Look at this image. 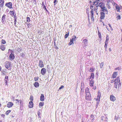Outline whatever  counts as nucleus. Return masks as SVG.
<instances>
[{"instance_id":"1","label":"nucleus","mask_w":122,"mask_h":122,"mask_svg":"<svg viewBox=\"0 0 122 122\" xmlns=\"http://www.w3.org/2000/svg\"><path fill=\"white\" fill-rule=\"evenodd\" d=\"M86 100L90 101L91 100V96L90 93L86 94Z\"/></svg>"},{"instance_id":"2","label":"nucleus","mask_w":122,"mask_h":122,"mask_svg":"<svg viewBox=\"0 0 122 122\" xmlns=\"http://www.w3.org/2000/svg\"><path fill=\"white\" fill-rule=\"evenodd\" d=\"M38 66L41 68H42L44 67V65L43 62L42 60L39 61Z\"/></svg>"},{"instance_id":"3","label":"nucleus","mask_w":122,"mask_h":122,"mask_svg":"<svg viewBox=\"0 0 122 122\" xmlns=\"http://www.w3.org/2000/svg\"><path fill=\"white\" fill-rule=\"evenodd\" d=\"M82 43L83 44V47H85L87 45V40L86 39H85L83 40Z\"/></svg>"},{"instance_id":"4","label":"nucleus","mask_w":122,"mask_h":122,"mask_svg":"<svg viewBox=\"0 0 122 122\" xmlns=\"http://www.w3.org/2000/svg\"><path fill=\"white\" fill-rule=\"evenodd\" d=\"M5 5L9 8H11L12 7V5L11 2L7 3L5 4Z\"/></svg>"},{"instance_id":"5","label":"nucleus","mask_w":122,"mask_h":122,"mask_svg":"<svg viewBox=\"0 0 122 122\" xmlns=\"http://www.w3.org/2000/svg\"><path fill=\"white\" fill-rule=\"evenodd\" d=\"M107 119L106 117H101V122H107Z\"/></svg>"},{"instance_id":"6","label":"nucleus","mask_w":122,"mask_h":122,"mask_svg":"<svg viewBox=\"0 0 122 122\" xmlns=\"http://www.w3.org/2000/svg\"><path fill=\"white\" fill-rule=\"evenodd\" d=\"M10 63L9 62H6V64L5 65V67L8 69H9V68H10Z\"/></svg>"},{"instance_id":"7","label":"nucleus","mask_w":122,"mask_h":122,"mask_svg":"<svg viewBox=\"0 0 122 122\" xmlns=\"http://www.w3.org/2000/svg\"><path fill=\"white\" fill-rule=\"evenodd\" d=\"M15 57L14 54L12 53H11L9 56V59L11 60H12L14 59Z\"/></svg>"},{"instance_id":"8","label":"nucleus","mask_w":122,"mask_h":122,"mask_svg":"<svg viewBox=\"0 0 122 122\" xmlns=\"http://www.w3.org/2000/svg\"><path fill=\"white\" fill-rule=\"evenodd\" d=\"M46 71L45 68H43L41 70V73L43 75H44L46 73Z\"/></svg>"},{"instance_id":"9","label":"nucleus","mask_w":122,"mask_h":122,"mask_svg":"<svg viewBox=\"0 0 122 122\" xmlns=\"http://www.w3.org/2000/svg\"><path fill=\"white\" fill-rule=\"evenodd\" d=\"M117 72H113V75H112L111 78L114 79L116 78L117 76Z\"/></svg>"},{"instance_id":"10","label":"nucleus","mask_w":122,"mask_h":122,"mask_svg":"<svg viewBox=\"0 0 122 122\" xmlns=\"http://www.w3.org/2000/svg\"><path fill=\"white\" fill-rule=\"evenodd\" d=\"M89 80L90 81L89 85L90 86L92 87L93 86V85L94 84V81L93 80L91 79V78H89Z\"/></svg>"},{"instance_id":"11","label":"nucleus","mask_w":122,"mask_h":122,"mask_svg":"<svg viewBox=\"0 0 122 122\" xmlns=\"http://www.w3.org/2000/svg\"><path fill=\"white\" fill-rule=\"evenodd\" d=\"M101 94L100 92L99 91L98 93V95L97 98V101H98L99 102L100 101V98L101 96Z\"/></svg>"},{"instance_id":"12","label":"nucleus","mask_w":122,"mask_h":122,"mask_svg":"<svg viewBox=\"0 0 122 122\" xmlns=\"http://www.w3.org/2000/svg\"><path fill=\"white\" fill-rule=\"evenodd\" d=\"M120 80L119 77L118 76L115 80L114 85H117L118 82H119Z\"/></svg>"},{"instance_id":"13","label":"nucleus","mask_w":122,"mask_h":122,"mask_svg":"<svg viewBox=\"0 0 122 122\" xmlns=\"http://www.w3.org/2000/svg\"><path fill=\"white\" fill-rule=\"evenodd\" d=\"M13 105V104L11 102H9L7 104V107L9 108L11 107Z\"/></svg>"},{"instance_id":"14","label":"nucleus","mask_w":122,"mask_h":122,"mask_svg":"<svg viewBox=\"0 0 122 122\" xmlns=\"http://www.w3.org/2000/svg\"><path fill=\"white\" fill-rule=\"evenodd\" d=\"M99 7L101 8L105 6V5L104 3L101 2L99 3Z\"/></svg>"},{"instance_id":"15","label":"nucleus","mask_w":122,"mask_h":122,"mask_svg":"<svg viewBox=\"0 0 122 122\" xmlns=\"http://www.w3.org/2000/svg\"><path fill=\"white\" fill-rule=\"evenodd\" d=\"M101 10L102 11H103L104 12H105L106 14L107 13V11L105 6L103 7L102 8Z\"/></svg>"},{"instance_id":"16","label":"nucleus","mask_w":122,"mask_h":122,"mask_svg":"<svg viewBox=\"0 0 122 122\" xmlns=\"http://www.w3.org/2000/svg\"><path fill=\"white\" fill-rule=\"evenodd\" d=\"M110 100L113 101H114L116 100V98L113 95H111L110 96Z\"/></svg>"},{"instance_id":"17","label":"nucleus","mask_w":122,"mask_h":122,"mask_svg":"<svg viewBox=\"0 0 122 122\" xmlns=\"http://www.w3.org/2000/svg\"><path fill=\"white\" fill-rule=\"evenodd\" d=\"M5 15H4L2 16V22L3 23H4L6 22V21L5 20Z\"/></svg>"},{"instance_id":"18","label":"nucleus","mask_w":122,"mask_h":122,"mask_svg":"<svg viewBox=\"0 0 122 122\" xmlns=\"http://www.w3.org/2000/svg\"><path fill=\"white\" fill-rule=\"evenodd\" d=\"M33 104L32 101H30L29 102V107L30 108H32L33 107Z\"/></svg>"},{"instance_id":"19","label":"nucleus","mask_w":122,"mask_h":122,"mask_svg":"<svg viewBox=\"0 0 122 122\" xmlns=\"http://www.w3.org/2000/svg\"><path fill=\"white\" fill-rule=\"evenodd\" d=\"M4 1L3 0H0V7H2L3 6Z\"/></svg>"},{"instance_id":"20","label":"nucleus","mask_w":122,"mask_h":122,"mask_svg":"<svg viewBox=\"0 0 122 122\" xmlns=\"http://www.w3.org/2000/svg\"><path fill=\"white\" fill-rule=\"evenodd\" d=\"M105 13L104 12H102L101 13V15L100 18L101 19H103L104 18L105 16Z\"/></svg>"},{"instance_id":"21","label":"nucleus","mask_w":122,"mask_h":122,"mask_svg":"<svg viewBox=\"0 0 122 122\" xmlns=\"http://www.w3.org/2000/svg\"><path fill=\"white\" fill-rule=\"evenodd\" d=\"M44 100V96L43 94H41L40 97V100L41 101H43Z\"/></svg>"},{"instance_id":"22","label":"nucleus","mask_w":122,"mask_h":122,"mask_svg":"<svg viewBox=\"0 0 122 122\" xmlns=\"http://www.w3.org/2000/svg\"><path fill=\"white\" fill-rule=\"evenodd\" d=\"M76 37L75 36H73L72 37V38L70 39V40L73 41H76Z\"/></svg>"},{"instance_id":"23","label":"nucleus","mask_w":122,"mask_h":122,"mask_svg":"<svg viewBox=\"0 0 122 122\" xmlns=\"http://www.w3.org/2000/svg\"><path fill=\"white\" fill-rule=\"evenodd\" d=\"M42 6H43V8H44V9H45L46 10V11L47 12H48V11L46 9V6L44 5V2H42Z\"/></svg>"},{"instance_id":"24","label":"nucleus","mask_w":122,"mask_h":122,"mask_svg":"<svg viewBox=\"0 0 122 122\" xmlns=\"http://www.w3.org/2000/svg\"><path fill=\"white\" fill-rule=\"evenodd\" d=\"M34 86L36 87H37L39 86V84L38 82L34 83Z\"/></svg>"},{"instance_id":"25","label":"nucleus","mask_w":122,"mask_h":122,"mask_svg":"<svg viewBox=\"0 0 122 122\" xmlns=\"http://www.w3.org/2000/svg\"><path fill=\"white\" fill-rule=\"evenodd\" d=\"M115 119L116 120L117 122H119L120 121V119L119 117L115 116Z\"/></svg>"},{"instance_id":"26","label":"nucleus","mask_w":122,"mask_h":122,"mask_svg":"<svg viewBox=\"0 0 122 122\" xmlns=\"http://www.w3.org/2000/svg\"><path fill=\"white\" fill-rule=\"evenodd\" d=\"M94 77V73H92L91 74V76L89 78H91L92 80L93 79Z\"/></svg>"},{"instance_id":"27","label":"nucleus","mask_w":122,"mask_h":122,"mask_svg":"<svg viewBox=\"0 0 122 122\" xmlns=\"http://www.w3.org/2000/svg\"><path fill=\"white\" fill-rule=\"evenodd\" d=\"M0 49L2 50H5V46L3 45H1L0 46Z\"/></svg>"},{"instance_id":"28","label":"nucleus","mask_w":122,"mask_h":122,"mask_svg":"<svg viewBox=\"0 0 122 122\" xmlns=\"http://www.w3.org/2000/svg\"><path fill=\"white\" fill-rule=\"evenodd\" d=\"M94 116L93 115H92L90 116V119L93 122L94 121Z\"/></svg>"},{"instance_id":"29","label":"nucleus","mask_w":122,"mask_h":122,"mask_svg":"<svg viewBox=\"0 0 122 122\" xmlns=\"http://www.w3.org/2000/svg\"><path fill=\"white\" fill-rule=\"evenodd\" d=\"M89 89L88 88H86L85 89L86 94H87L88 93H90L89 91Z\"/></svg>"},{"instance_id":"30","label":"nucleus","mask_w":122,"mask_h":122,"mask_svg":"<svg viewBox=\"0 0 122 122\" xmlns=\"http://www.w3.org/2000/svg\"><path fill=\"white\" fill-rule=\"evenodd\" d=\"M74 44V43H73V42L70 40V42L68 43V45L69 46H70L72 45H73Z\"/></svg>"},{"instance_id":"31","label":"nucleus","mask_w":122,"mask_h":122,"mask_svg":"<svg viewBox=\"0 0 122 122\" xmlns=\"http://www.w3.org/2000/svg\"><path fill=\"white\" fill-rule=\"evenodd\" d=\"M10 15L12 16H13L14 15V12L13 11H10Z\"/></svg>"},{"instance_id":"32","label":"nucleus","mask_w":122,"mask_h":122,"mask_svg":"<svg viewBox=\"0 0 122 122\" xmlns=\"http://www.w3.org/2000/svg\"><path fill=\"white\" fill-rule=\"evenodd\" d=\"M116 9L117 10L118 12L120 11V7L118 6H116Z\"/></svg>"},{"instance_id":"33","label":"nucleus","mask_w":122,"mask_h":122,"mask_svg":"<svg viewBox=\"0 0 122 122\" xmlns=\"http://www.w3.org/2000/svg\"><path fill=\"white\" fill-rule=\"evenodd\" d=\"M95 70V69L91 68H90V69L89 70V71L90 72L93 71Z\"/></svg>"},{"instance_id":"34","label":"nucleus","mask_w":122,"mask_h":122,"mask_svg":"<svg viewBox=\"0 0 122 122\" xmlns=\"http://www.w3.org/2000/svg\"><path fill=\"white\" fill-rule=\"evenodd\" d=\"M11 112V111L10 110H9L7 111L5 113V114L6 115H8Z\"/></svg>"},{"instance_id":"35","label":"nucleus","mask_w":122,"mask_h":122,"mask_svg":"<svg viewBox=\"0 0 122 122\" xmlns=\"http://www.w3.org/2000/svg\"><path fill=\"white\" fill-rule=\"evenodd\" d=\"M99 3H97V4H95V5L96 6V7L95 8H96V9H98V7L99 6Z\"/></svg>"},{"instance_id":"36","label":"nucleus","mask_w":122,"mask_h":122,"mask_svg":"<svg viewBox=\"0 0 122 122\" xmlns=\"http://www.w3.org/2000/svg\"><path fill=\"white\" fill-rule=\"evenodd\" d=\"M69 35V33L68 32L67 33L65 34L64 36L65 38H66Z\"/></svg>"},{"instance_id":"37","label":"nucleus","mask_w":122,"mask_h":122,"mask_svg":"<svg viewBox=\"0 0 122 122\" xmlns=\"http://www.w3.org/2000/svg\"><path fill=\"white\" fill-rule=\"evenodd\" d=\"M104 65L103 62H102L100 64V68H102Z\"/></svg>"},{"instance_id":"38","label":"nucleus","mask_w":122,"mask_h":122,"mask_svg":"<svg viewBox=\"0 0 122 122\" xmlns=\"http://www.w3.org/2000/svg\"><path fill=\"white\" fill-rule=\"evenodd\" d=\"M91 14V16H93V10H91L90 12Z\"/></svg>"},{"instance_id":"39","label":"nucleus","mask_w":122,"mask_h":122,"mask_svg":"<svg viewBox=\"0 0 122 122\" xmlns=\"http://www.w3.org/2000/svg\"><path fill=\"white\" fill-rule=\"evenodd\" d=\"M44 102H40L39 103V105L40 106H42L43 105H44Z\"/></svg>"},{"instance_id":"40","label":"nucleus","mask_w":122,"mask_h":122,"mask_svg":"<svg viewBox=\"0 0 122 122\" xmlns=\"http://www.w3.org/2000/svg\"><path fill=\"white\" fill-rule=\"evenodd\" d=\"M39 77H36L34 78V80L36 81H37Z\"/></svg>"},{"instance_id":"41","label":"nucleus","mask_w":122,"mask_h":122,"mask_svg":"<svg viewBox=\"0 0 122 122\" xmlns=\"http://www.w3.org/2000/svg\"><path fill=\"white\" fill-rule=\"evenodd\" d=\"M93 6L92 5H90V9L92 10H93Z\"/></svg>"},{"instance_id":"42","label":"nucleus","mask_w":122,"mask_h":122,"mask_svg":"<svg viewBox=\"0 0 122 122\" xmlns=\"http://www.w3.org/2000/svg\"><path fill=\"white\" fill-rule=\"evenodd\" d=\"M8 77L7 76H6L5 77V81H7L8 80Z\"/></svg>"},{"instance_id":"43","label":"nucleus","mask_w":122,"mask_h":122,"mask_svg":"<svg viewBox=\"0 0 122 122\" xmlns=\"http://www.w3.org/2000/svg\"><path fill=\"white\" fill-rule=\"evenodd\" d=\"M30 18L29 17H27V21L29 22L30 21Z\"/></svg>"},{"instance_id":"44","label":"nucleus","mask_w":122,"mask_h":122,"mask_svg":"<svg viewBox=\"0 0 122 122\" xmlns=\"http://www.w3.org/2000/svg\"><path fill=\"white\" fill-rule=\"evenodd\" d=\"M6 43L5 41L4 40H2L1 43L2 44H5Z\"/></svg>"},{"instance_id":"45","label":"nucleus","mask_w":122,"mask_h":122,"mask_svg":"<svg viewBox=\"0 0 122 122\" xmlns=\"http://www.w3.org/2000/svg\"><path fill=\"white\" fill-rule=\"evenodd\" d=\"M33 97L32 96H30V100L31 101H32L33 100Z\"/></svg>"},{"instance_id":"46","label":"nucleus","mask_w":122,"mask_h":122,"mask_svg":"<svg viewBox=\"0 0 122 122\" xmlns=\"http://www.w3.org/2000/svg\"><path fill=\"white\" fill-rule=\"evenodd\" d=\"M117 18L119 20H120L121 19V17L120 15H118L117 16Z\"/></svg>"},{"instance_id":"47","label":"nucleus","mask_w":122,"mask_h":122,"mask_svg":"<svg viewBox=\"0 0 122 122\" xmlns=\"http://www.w3.org/2000/svg\"><path fill=\"white\" fill-rule=\"evenodd\" d=\"M109 40V38L108 35H107L106 37V41H108Z\"/></svg>"},{"instance_id":"48","label":"nucleus","mask_w":122,"mask_h":122,"mask_svg":"<svg viewBox=\"0 0 122 122\" xmlns=\"http://www.w3.org/2000/svg\"><path fill=\"white\" fill-rule=\"evenodd\" d=\"M97 9H96V8H95V9H94V11H95L96 13V14L97 15H98V13H97Z\"/></svg>"},{"instance_id":"49","label":"nucleus","mask_w":122,"mask_h":122,"mask_svg":"<svg viewBox=\"0 0 122 122\" xmlns=\"http://www.w3.org/2000/svg\"><path fill=\"white\" fill-rule=\"evenodd\" d=\"M64 87V86H61L59 88V89H61Z\"/></svg>"},{"instance_id":"50","label":"nucleus","mask_w":122,"mask_h":122,"mask_svg":"<svg viewBox=\"0 0 122 122\" xmlns=\"http://www.w3.org/2000/svg\"><path fill=\"white\" fill-rule=\"evenodd\" d=\"M31 25L30 24H27V25L28 26V27L29 28L31 26Z\"/></svg>"},{"instance_id":"51","label":"nucleus","mask_w":122,"mask_h":122,"mask_svg":"<svg viewBox=\"0 0 122 122\" xmlns=\"http://www.w3.org/2000/svg\"><path fill=\"white\" fill-rule=\"evenodd\" d=\"M15 17L14 18V22L15 23H16V19L15 18V15H14Z\"/></svg>"},{"instance_id":"52","label":"nucleus","mask_w":122,"mask_h":122,"mask_svg":"<svg viewBox=\"0 0 122 122\" xmlns=\"http://www.w3.org/2000/svg\"><path fill=\"white\" fill-rule=\"evenodd\" d=\"M91 18L92 21H94V18L93 17V16H91Z\"/></svg>"},{"instance_id":"53","label":"nucleus","mask_w":122,"mask_h":122,"mask_svg":"<svg viewBox=\"0 0 122 122\" xmlns=\"http://www.w3.org/2000/svg\"><path fill=\"white\" fill-rule=\"evenodd\" d=\"M92 88L94 89H96V86H93Z\"/></svg>"},{"instance_id":"54","label":"nucleus","mask_w":122,"mask_h":122,"mask_svg":"<svg viewBox=\"0 0 122 122\" xmlns=\"http://www.w3.org/2000/svg\"><path fill=\"white\" fill-rule=\"evenodd\" d=\"M96 0V3H99L100 2V0Z\"/></svg>"},{"instance_id":"55","label":"nucleus","mask_w":122,"mask_h":122,"mask_svg":"<svg viewBox=\"0 0 122 122\" xmlns=\"http://www.w3.org/2000/svg\"><path fill=\"white\" fill-rule=\"evenodd\" d=\"M107 45L105 44V45L104 46V47L105 48V50H106V49L107 47Z\"/></svg>"},{"instance_id":"56","label":"nucleus","mask_w":122,"mask_h":122,"mask_svg":"<svg viewBox=\"0 0 122 122\" xmlns=\"http://www.w3.org/2000/svg\"><path fill=\"white\" fill-rule=\"evenodd\" d=\"M98 101V102H97V104H96V106H97L98 105V104H99V102Z\"/></svg>"},{"instance_id":"57","label":"nucleus","mask_w":122,"mask_h":122,"mask_svg":"<svg viewBox=\"0 0 122 122\" xmlns=\"http://www.w3.org/2000/svg\"><path fill=\"white\" fill-rule=\"evenodd\" d=\"M108 41H105V44L107 45L108 44Z\"/></svg>"},{"instance_id":"58","label":"nucleus","mask_w":122,"mask_h":122,"mask_svg":"<svg viewBox=\"0 0 122 122\" xmlns=\"http://www.w3.org/2000/svg\"><path fill=\"white\" fill-rule=\"evenodd\" d=\"M114 87L115 88H117V85H114Z\"/></svg>"},{"instance_id":"59","label":"nucleus","mask_w":122,"mask_h":122,"mask_svg":"<svg viewBox=\"0 0 122 122\" xmlns=\"http://www.w3.org/2000/svg\"><path fill=\"white\" fill-rule=\"evenodd\" d=\"M8 81H5V85H8L7 82Z\"/></svg>"},{"instance_id":"60","label":"nucleus","mask_w":122,"mask_h":122,"mask_svg":"<svg viewBox=\"0 0 122 122\" xmlns=\"http://www.w3.org/2000/svg\"><path fill=\"white\" fill-rule=\"evenodd\" d=\"M15 100L17 101V102H18V104L19 103V100L18 99H16Z\"/></svg>"},{"instance_id":"61","label":"nucleus","mask_w":122,"mask_h":122,"mask_svg":"<svg viewBox=\"0 0 122 122\" xmlns=\"http://www.w3.org/2000/svg\"><path fill=\"white\" fill-rule=\"evenodd\" d=\"M117 70H119L121 69V68L120 67H118L117 68Z\"/></svg>"},{"instance_id":"62","label":"nucleus","mask_w":122,"mask_h":122,"mask_svg":"<svg viewBox=\"0 0 122 122\" xmlns=\"http://www.w3.org/2000/svg\"><path fill=\"white\" fill-rule=\"evenodd\" d=\"M118 82L119 83V86H121V82H120V81H119V82Z\"/></svg>"},{"instance_id":"63","label":"nucleus","mask_w":122,"mask_h":122,"mask_svg":"<svg viewBox=\"0 0 122 122\" xmlns=\"http://www.w3.org/2000/svg\"><path fill=\"white\" fill-rule=\"evenodd\" d=\"M56 0H54V4H56Z\"/></svg>"},{"instance_id":"64","label":"nucleus","mask_w":122,"mask_h":122,"mask_svg":"<svg viewBox=\"0 0 122 122\" xmlns=\"http://www.w3.org/2000/svg\"><path fill=\"white\" fill-rule=\"evenodd\" d=\"M114 82H115V80H112L111 81V83H113Z\"/></svg>"}]
</instances>
